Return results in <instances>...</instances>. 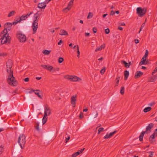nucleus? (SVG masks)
<instances>
[{"mask_svg": "<svg viewBox=\"0 0 157 157\" xmlns=\"http://www.w3.org/2000/svg\"><path fill=\"white\" fill-rule=\"evenodd\" d=\"M7 72L9 74L7 82L9 84L13 86H16L17 85V82L15 79V77L13 75V71L11 69L12 66V62L11 60H8L6 63Z\"/></svg>", "mask_w": 157, "mask_h": 157, "instance_id": "obj_1", "label": "nucleus"}, {"mask_svg": "<svg viewBox=\"0 0 157 157\" xmlns=\"http://www.w3.org/2000/svg\"><path fill=\"white\" fill-rule=\"evenodd\" d=\"M40 11H38L36 13L34 14L33 18L34 21L33 22L32 25V27L33 29V34H35L36 32L37 28H38V23L39 18L38 17L40 15Z\"/></svg>", "mask_w": 157, "mask_h": 157, "instance_id": "obj_2", "label": "nucleus"}, {"mask_svg": "<svg viewBox=\"0 0 157 157\" xmlns=\"http://www.w3.org/2000/svg\"><path fill=\"white\" fill-rule=\"evenodd\" d=\"M25 138V135L22 134L20 135L18 139L17 142L22 149H24L25 147L26 142Z\"/></svg>", "mask_w": 157, "mask_h": 157, "instance_id": "obj_3", "label": "nucleus"}, {"mask_svg": "<svg viewBox=\"0 0 157 157\" xmlns=\"http://www.w3.org/2000/svg\"><path fill=\"white\" fill-rule=\"evenodd\" d=\"M11 39V37L9 35H6V34H4L0 39V42L2 44H6L8 42L9 43Z\"/></svg>", "mask_w": 157, "mask_h": 157, "instance_id": "obj_4", "label": "nucleus"}, {"mask_svg": "<svg viewBox=\"0 0 157 157\" xmlns=\"http://www.w3.org/2000/svg\"><path fill=\"white\" fill-rule=\"evenodd\" d=\"M16 36L20 42H25L26 40V36L25 35L22 34L21 32H17Z\"/></svg>", "mask_w": 157, "mask_h": 157, "instance_id": "obj_5", "label": "nucleus"}, {"mask_svg": "<svg viewBox=\"0 0 157 157\" xmlns=\"http://www.w3.org/2000/svg\"><path fill=\"white\" fill-rule=\"evenodd\" d=\"M147 11L146 8H142L141 7H138L136 9V13L139 17H143Z\"/></svg>", "mask_w": 157, "mask_h": 157, "instance_id": "obj_6", "label": "nucleus"}, {"mask_svg": "<svg viewBox=\"0 0 157 157\" xmlns=\"http://www.w3.org/2000/svg\"><path fill=\"white\" fill-rule=\"evenodd\" d=\"M44 115L49 116L51 113V110L50 108L46 105L44 106Z\"/></svg>", "mask_w": 157, "mask_h": 157, "instance_id": "obj_7", "label": "nucleus"}, {"mask_svg": "<svg viewBox=\"0 0 157 157\" xmlns=\"http://www.w3.org/2000/svg\"><path fill=\"white\" fill-rule=\"evenodd\" d=\"M77 96L76 95H74L71 97V103L73 107H75L76 104V101Z\"/></svg>", "mask_w": 157, "mask_h": 157, "instance_id": "obj_8", "label": "nucleus"}, {"mask_svg": "<svg viewBox=\"0 0 157 157\" xmlns=\"http://www.w3.org/2000/svg\"><path fill=\"white\" fill-rule=\"evenodd\" d=\"M41 66L43 68L47 69L48 71L53 72V67L52 66L48 64L46 65H41Z\"/></svg>", "mask_w": 157, "mask_h": 157, "instance_id": "obj_9", "label": "nucleus"}, {"mask_svg": "<svg viewBox=\"0 0 157 157\" xmlns=\"http://www.w3.org/2000/svg\"><path fill=\"white\" fill-rule=\"evenodd\" d=\"M154 126V124L152 123H150L147 126L146 129V131H144L146 133H147V132H150L151 128L153 127Z\"/></svg>", "mask_w": 157, "mask_h": 157, "instance_id": "obj_10", "label": "nucleus"}, {"mask_svg": "<svg viewBox=\"0 0 157 157\" xmlns=\"http://www.w3.org/2000/svg\"><path fill=\"white\" fill-rule=\"evenodd\" d=\"M117 132V131L115 130L113 132L110 133L109 135L107 134L104 137V139H107L109 138H110Z\"/></svg>", "mask_w": 157, "mask_h": 157, "instance_id": "obj_11", "label": "nucleus"}, {"mask_svg": "<svg viewBox=\"0 0 157 157\" xmlns=\"http://www.w3.org/2000/svg\"><path fill=\"white\" fill-rule=\"evenodd\" d=\"M4 27L5 29L9 31L11 29L12 24L10 22H7L5 24Z\"/></svg>", "mask_w": 157, "mask_h": 157, "instance_id": "obj_12", "label": "nucleus"}, {"mask_svg": "<svg viewBox=\"0 0 157 157\" xmlns=\"http://www.w3.org/2000/svg\"><path fill=\"white\" fill-rule=\"evenodd\" d=\"M46 6L45 3L44 2L39 3L37 6V7L40 9H44Z\"/></svg>", "mask_w": 157, "mask_h": 157, "instance_id": "obj_13", "label": "nucleus"}, {"mask_svg": "<svg viewBox=\"0 0 157 157\" xmlns=\"http://www.w3.org/2000/svg\"><path fill=\"white\" fill-rule=\"evenodd\" d=\"M157 78V75H154L153 76L151 77L148 79V82H154Z\"/></svg>", "mask_w": 157, "mask_h": 157, "instance_id": "obj_14", "label": "nucleus"}, {"mask_svg": "<svg viewBox=\"0 0 157 157\" xmlns=\"http://www.w3.org/2000/svg\"><path fill=\"white\" fill-rule=\"evenodd\" d=\"M59 34L62 36H68V33L65 30L63 29H61L60 31V33Z\"/></svg>", "mask_w": 157, "mask_h": 157, "instance_id": "obj_15", "label": "nucleus"}, {"mask_svg": "<svg viewBox=\"0 0 157 157\" xmlns=\"http://www.w3.org/2000/svg\"><path fill=\"white\" fill-rule=\"evenodd\" d=\"M72 81L73 82H79L81 80V79L80 78L75 76H72Z\"/></svg>", "mask_w": 157, "mask_h": 157, "instance_id": "obj_16", "label": "nucleus"}, {"mask_svg": "<svg viewBox=\"0 0 157 157\" xmlns=\"http://www.w3.org/2000/svg\"><path fill=\"white\" fill-rule=\"evenodd\" d=\"M143 73L140 71H137L136 73V75L135 76V78H139L140 76L142 75Z\"/></svg>", "mask_w": 157, "mask_h": 157, "instance_id": "obj_17", "label": "nucleus"}, {"mask_svg": "<svg viewBox=\"0 0 157 157\" xmlns=\"http://www.w3.org/2000/svg\"><path fill=\"white\" fill-rule=\"evenodd\" d=\"M105 47V45L103 44L101 45L100 46L97 47L95 49V52H97L98 51L101 50L102 49L104 48Z\"/></svg>", "mask_w": 157, "mask_h": 157, "instance_id": "obj_18", "label": "nucleus"}, {"mask_svg": "<svg viewBox=\"0 0 157 157\" xmlns=\"http://www.w3.org/2000/svg\"><path fill=\"white\" fill-rule=\"evenodd\" d=\"M124 79L125 80H126L129 76V72L128 71L125 70L124 71Z\"/></svg>", "mask_w": 157, "mask_h": 157, "instance_id": "obj_19", "label": "nucleus"}, {"mask_svg": "<svg viewBox=\"0 0 157 157\" xmlns=\"http://www.w3.org/2000/svg\"><path fill=\"white\" fill-rule=\"evenodd\" d=\"M145 133H146L144 131L140 133L139 137L140 141H143L144 136Z\"/></svg>", "mask_w": 157, "mask_h": 157, "instance_id": "obj_20", "label": "nucleus"}, {"mask_svg": "<svg viewBox=\"0 0 157 157\" xmlns=\"http://www.w3.org/2000/svg\"><path fill=\"white\" fill-rule=\"evenodd\" d=\"M146 59L144 58H142L141 59V61L140 62L139 65H142L145 64V62L146 61Z\"/></svg>", "mask_w": 157, "mask_h": 157, "instance_id": "obj_21", "label": "nucleus"}, {"mask_svg": "<svg viewBox=\"0 0 157 157\" xmlns=\"http://www.w3.org/2000/svg\"><path fill=\"white\" fill-rule=\"evenodd\" d=\"M27 18L26 17L25 15L24 14L23 15L20 17V19L19 20H18V21H19L20 22L21 21L25 20Z\"/></svg>", "mask_w": 157, "mask_h": 157, "instance_id": "obj_22", "label": "nucleus"}, {"mask_svg": "<svg viewBox=\"0 0 157 157\" xmlns=\"http://www.w3.org/2000/svg\"><path fill=\"white\" fill-rule=\"evenodd\" d=\"M121 62L122 64H124L125 65V67L126 68L129 67L130 65L127 62H126L124 60H122L121 61Z\"/></svg>", "mask_w": 157, "mask_h": 157, "instance_id": "obj_23", "label": "nucleus"}, {"mask_svg": "<svg viewBox=\"0 0 157 157\" xmlns=\"http://www.w3.org/2000/svg\"><path fill=\"white\" fill-rule=\"evenodd\" d=\"M47 116H48L44 115L42 119L43 124H44L47 120Z\"/></svg>", "mask_w": 157, "mask_h": 157, "instance_id": "obj_24", "label": "nucleus"}, {"mask_svg": "<svg viewBox=\"0 0 157 157\" xmlns=\"http://www.w3.org/2000/svg\"><path fill=\"white\" fill-rule=\"evenodd\" d=\"M72 76L65 75L64 76V78L71 81H72Z\"/></svg>", "mask_w": 157, "mask_h": 157, "instance_id": "obj_25", "label": "nucleus"}, {"mask_svg": "<svg viewBox=\"0 0 157 157\" xmlns=\"http://www.w3.org/2000/svg\"><path fill=\"white\" fill-rule=\"evenodd\" d=\"M51 52V51L48 50H44L43 51V53L45 55H49Z\"/></svg>", "mask_w": 157, "mask_h": 157, "instance_id": "obj_26", "label": "nucleus"}, {"mask_svg": "<svg viewBox=\"0 0 157 157\" xmlns=\"http://www.w3.org/2000/svg\"><path fill=\"white\" fill-rule=\"evenodd\" d=\"M151 109V107H148L145 108L143 111L144 113H147L150 111Z\"/></svg>", "mask_w": 157, "mask_h": 157, "instance_id": "obj_27", "label": "nucleus"}, {"mask_svg": "<svg viewBox=\"0 0 157 157\" xmlns=\"http://www.w3.org/2000/svg\"><path fill=\"white\" fill-rule=\"evenodd\" d=\"M15 11L14 10H13L10 12L8 15V17H10L12 16H13L15 14Z\"/></svg>", "mask_w": 157, "mask_h": 157, "instance_id": "obj_28", "label": "nucleus"}, {"mask_svg": "<svg viewBox=\"0 0 157 157\" xmlns=\"http://www.w3.org/2000/svg\"><path fill=\"white\" fill-rule=\"evenodd\" d=\"M36 129L37 131H39V124L38 122H36L35 126Z\"/></svg>", "mask_w": 157, "mask_h": 157, "instance_id": "obj_29", "label": "nucleus"}, {"mask_svg": "<svg viewBox=\"0 0 157 157\" xmlns=\"http://www.w3.org/2000/svg\"><path fill=\"white\" fill-rule=\"evenodd\" d=\"M124 92V86H122L120 90V93L121 94H123Z\"/></svg>", "mask_w": 157, "mask_h": 157, "instance_id": "obj_30", "label": "nucleus"}, {"mask_svg": "<svg viewBox=\"0 0 157 157\" xmlns=\"http://www.w3.org/2000/svg\"><path fill=\"white\" fill-rule=\"evenodd\" d=\"M33 11H32V12H28L27 14H26L25 15L26 17L27 18L28 17H29L30 16L33 14Z\"/></svg>", "mask_w": 157, "mask_h": 157, "instance_id": "obj_31", "label": "nucleus"}, {"mask_svg": "<svg viewBox=\"0 0 157 157\" xmlns=\"http://www.w3.org/2000/svg\"><path fill=\"white\" fill-rule=\"evenodd\" d=\"M148 54V52L147 50H146L145 51V53L143 56V58H144L146 59L147 57Z\"/></svg>", "mask_w": 157, "mask_h": 157, "instance_id": "obj_32", "label": "nucleus"}, {"mask_svg": "<svg viewBox=\"0 0 157 157\" xmlns=\"http://www.w3.org/2000/svg\"><path fill=\"white\" fill-rule=\"evenodd\" d=\"M79 154V152H77L72 155V157H75Z\"/></svg>", "mask_w": 157, "mask_h": 157, "instance_id": "obj_33", "label": "nucleus"}, {"mask_svg": "<svg viewBox=\"0 0 157 157\" xmlns=\"http://www.w3.org/2000/svg\"><path fill=\"white\" fill-rule=\"evenodd\" d=\"M93 16V14L92 13L90 12L89 13L88 15L87 16V19H90Z\"/></svg>", "mask_w": 157, "mask_h": 157, "instance_id": "obj_34", "label": "nucleus"}, {"mask_svg": "<svg viewBox=\"0 0 157 157\" xmlns=\"http://www.w3.org/2000/svg\"><path fill=\"white\" fill-rule=\"evenodd\" d=\"M63 59L62 57H59L58 60V62L59 63H61L63 61Z\"/></svg>", "mask_w": 157, "mask_h": 157, "instance_id": "obj_35", "label": "nucleus"}, {"mask_svg": "<svg viewBox=\"0 0 157 157\" xmlns=\"http://www.w3.org/2000/svg\"><path fill=\"white\" fill-rule=\"evenodd\" d=\"M98 113L97 111H96L95 112V114H93L92 116V117L91 118H95L97 117H98Z\"/></svg>", "mask_w": 157, "mask_h": 157, "instance_id": "obj_36", "label": "nucleus"}, {"mask_svg": "<svg viewBox=\"0 0 157 157\" xmlns=\"http://www.w3.org/2000/svg\"><path fill=\"white\" fill-rule=\"evenodd\" d=\"M105 70V67H104L100 71L102 75L104 73Z\"/></svg>", "mask_w": 157, "mask_h": 157, "instance_id": "obj_37", "label": "nucleus"}, {"mask_svg": "<svg viewBox=\"0 0 157 157\" xmlns=\"http://www.w3.org/2000/svg\"><path fill=\"white\" fill-rule=\"evenodd\" d=\"M104 131V128L102 127L100 128L98 130V134H99L100 132H102Z\"/></svg>", "mask_w": 157, "mask_h": 157, "instance_id": "obj_38", "label": "nucleus"}, {"mask_svg": "<svg viewBox=\"0 0 157 157\" xmlns=\"http://www.w3.org/2000/svg\"><path fill=\"white\" fill-rule=\"evenodd\" d=\"M155 133H153L151 135L149 138V139H154L155 138Z\"/></svg>", "mask_w": 157, "mask_h": 157, "instance_id": "obj_39", "label": "nucleus"}, {"mask_svg": "<svg viewBox=\"0 0 157 157\" xmlns=\"http://www.w3.org/2000/svg\"><path fill=\"white\" fill-rule=\"evenodd\" d=\"M8 31L5 29V28L4 29L3 31L2 32H3V33H4V34H6V35H9V34H8Z\"/></svg>", "mask_w": 157, "mask_h": 157, "instance_id": "obj_40", "label": "nucleus"}, {"mask_svg": "<svg viewBox=\"0 0 157 157\" xmlns=\"http://www.w3.org/2000/svg\"><path fill=\"white\" fill-rule=\"evenodd\" d=\"M145 23H143L141 25V26L140 29V31L139 32V33L141 31L142 29L145 26Z\"/></svg>", "mask_w": 157, "mask_h": 157, "instance_id": "obj_41", "label": "nucleus"}, {"mask_svg": "<svg viewBox=\"0 0 157 157\" xmlns=\"http://www.w3.org/2000/svg\"><path fill=\"white\" fill-rule=\"evenodd\" d=\"M74 0H71L69 3L68 6L71 7V5L73 4Z\"/></svg>", "mask_w": 157, "mask_h": 157, "instance_id": "obj_42", "label": "nucleus"}, {"mask_svg": "<svg viewBox=\"0 0 157 157\" xmlns=\"http://www.w3.org/2000/svg\"><path fill=\"white\" fill-rule=\"evenodd\" d=\"M35 91H40V90H34L33 89H31V90H30V91H29V93H31L32 92H35Z\"/></svg>", "mask_w": 157, "mask_h": 157, "instance_id": "obj_43", "label": "nucleus"}, {"mask_svg": "<svg viewBox=\"0 0 157 157\" xmlns=\"http://www.w3.org/2000/svg\"><path fill=\"white\" fill-rule=\"evenodd\" d=\"M157 72V67H156L152 73V75H153L155 73Z\"/></svg>", "mask_w": 157, "mask_h": 157, "instance_id": "obj_44", "label": "nucleus"}, {"mask_svg": "<svg viewBox=\"0 0 157 157\" xmlns=\"http://www.w3.org/2000/svg\"><path fill=\"white\" fill-rule=\"evenodd\" d=\"M110 32L109 29L107 28L105 30V33L106 34H108Z\"/></svg>", "mask_w": 157, "mask_h": 157, "instance_id": "obj_45", "label": "nucleus"}, {"mask_svg": "<svg viewBox=\"0 0 157 157\" xmlns=\"http://www.w3.org/2000/svg\"><path fill=\"white\" fill-rule=\"evenodd\" d=\"M3 146L2 145L0 146V155L2 153V152L3 150Z\"/></svg>", "mask_w": 157, "mask_h": 157, "instance_id": "obj_46", "label": "nucleus"}, {"mask_svg": "<svg viewBox=\"0 0 157 157\" xmlns=\"http://www.w3.org/2000/svg\"><path fill=\"white\" fill-rule=\"evenodd\" d=\"M35 94L39 98H41L42 97L41 96L40 94V93L39 92H35Z\"/></svg>", "mask_w": 157, "mask_h": 157, "instance_id": "obj_47", "label": "nucleus"}, {"mask_svg": "<svg viewBox=\"0 0 157 157\" xmlns=\"http://www.w3.org/2000/svg\"><path fill=\"white\" fill-rule=\"evenodd\" d=\"M150 154L149 155L148 157H152L153 155V152L151 151L149 152Z\"/></svg>", "mask_w": 157, "mask_h": 157, "instance_id": "obj_48", "label": "nucleus"}, {"mask_svg": "<svg viewBox=\"0 0 157 157\" xmlns=\"http://www.w3.org/2000/svg\"><path fill=\"white\" fill-rule=\"evenodd\" d=\"M7 56V54L4 53H0V56Z\"/></svg>", "mask_w": 157, "mask_h": 157, "instance_id": "obj_49", "label": "nucleus"}, {"mask_svg": "<svg viewBox=\"0 0 157 157\" xmlns=\"http://www.w3.org/2000/svg\"><path fill=\"white\" fill-rule=\"evenodd\" d=\"M83 113L82 112H81L80 113L79 116V117L80 119H82L83 117Z\"/></svg>", "mask_w": 157, "mask_h": 157, "instance_id": "obj_50", "label": "nucleus"}, {"mask_svg": "<svg viewBox=\"0 0 157 157\" xmlns=\"http://www.w3.org/2000/svg\"><path fill=\"white\" fill-rule=\"evenodd\" d=\"M93 32L94 33H96L97 31V29L96 27H93L92 29Z\"/></svg>", "mask_w": 157, "mask_h": 157, "instance_id": "obj_51", "label": "nucleus"}, {"mask_svg": "<svg viewBox=\"0 0 157 157\" xmlns=\"http://www.w3.org/2000/svg\"><path fill=\"white\" fill-rule=\"evenodd\" d=\"M120 77H117L116 79V80H117L116 84H117V85H118L119 83V79H120Z\"/></svg>", "mask_w": 157, "mask_h": 157, "instance_id": "obj_52", "label": "nucleus"}, {"mask_svg": "<svg viewBox=\"0 0 157 157\" xmlns=\"http://www.w3.org/2000/svg\"><path fill=\"white\" fill-rule=\"evenodd\" d=\"M149 141L151 144H153L155 142V140L154 139H149Z\"/></svg>", "mask_w": 157, "mask_h": 157, "instance_id": "obj_53", "label": "nucleus"}, {"mask_svg": "<svg viewBox=\"0 0 157 157\" xmlns=\"http://www.w3.org/2000/svg\"><path fill=\"white\" fill-rule=\"evenodd\" d=\"M71 8V7H70L68 6L67 7L64 9V10L65 11V10H69Z\"/></svg>", "mask_w": 157, "mask_h": 157, "instance_id": "obj_54", "label": "nucleus"}, {"mask_svg": "<svg viewBox=\"0 0 157 157\" xmlns=\"http://www.w3.org/2000/svg\"><path fill=\"white\" fill-rule=\"evenodd\" d=\"M59 68L58 67H56V68H54L53 67V72H55V71H59Z\"/></svg>", "mask_w": 157, "mask_h": 157, "instance_id": "obj_55", "label": "nucleus"}, {"mask_svg": "<svg viewBox=\"0 0 157 157\" xmlns=\"http://www.w3.org/2000/svg\"><path fill=\"white\" fill-rule=\"evenodd\" d=\"M18 23H20V22L18 21V20L17 21V22H13L12 23H11L12 26V25H15Z\"/></svg>", "mask_w": 157, "mask_h": 157, "instance_id": "obj_56", "label": "nucleus"}, {"mask_svg": "<svg viewBox=\"0 0 157 157\" xmlns=\"http://www.w3.org/2000/svg\"><path fill=\"white\" fill-rule=\"evenodd\" d=\"M70 139V136H68L67 138H66L65 140V143H67L68 141Z\"/></svg>", "mask_w": 157, "mask_h": 157, "instance_id": "obj_57", "label": "nucleus"}, {"mask_svg": "<svg viewBox=\"0 0 157 157\" xmlns=\"http://www.w3.org/2000/svg\"><path fill=\"white\" fill-rule=\"evenodd\" d=\"M24 80L25 82H28L29 81V78H26L24 79Z\"/></svg>", "mask_w": 157, "mask_h": 157, "instance_id": "obj_58", "label": "nucleus"}, {"mask_svg": "<svg viewBox=\"0 0 157 157\" xmlns=\"http://www.w3.org/2000/svg\"><path fill=\"white\" fill-rule=\"evenodd\" d=\"M155 103L154 102L150 103L148 104L149 106H152L155 104Z\"/></svg>", "mask_w": 157, "mask_h": 157, "instance_id": "obj_59", "label": "nucleus"}, {"mask_svg": "<svg viewBox=\"0 0 157 157\" xmlns=\"http://www.w3.org/2000/svg\"><path fill=\"white\" fill-rule=\"evenodd\" d=\"M115 14V12H114L113 10L111 11L110 14L111 15H114Z\"/></svg>", "mask_w": 157, "mask_h": 157, "instance_id": "obj_60", "label": "nucleus"}, {"mask_svg": "<svg viewBox=\"0 0 157 157\" xmlns=\"http://www.w3.org/2000/svg\"><path fill=\"white\" fill-rule=\"evenodd\" d=\"M84 148H83V149H81L80 150H79L78 151L79 152V154H80L81 153H82V152L83 151H84Z\"/></svg>", "mask_w": 157, "mask_h": 157, "instance_id": "obj_61", "label": "nucleus"}, {"mask_svg": "<svg viewBox=\"0 0 157 157\" xmlns=\"http://www.w3.org/2000/svg\"><path fill=\"white\" fill-rule=\"evenodd\" d=\"M50 2V1L48 0H45V1L44 2L45 3V5H46V4Z\"/></svg>", "mask_w": 157, "mask_h": 157, "instance_id": "obj_62", "label": "nucleus"}, {"mask_svg": "<svg viewBox=\"0 0 157 157\" xmlns=\"http://www.w3.org/2000/svg\"><path fill=\"white\" fill-rule=\"evenodd\" d=\"M77 53L78 54L77 57H78V58H79V57L80 53V52L79 51V50H78V51H77Z\"/></svg>", "mask_w": 157, "mask_h": 157, "instance_id": "obj_63", "label": "nucleus"}, {"mask_svg": "<svg viewBox=\"0 0 157 157\" xmlns=\"http://www.w3.org/2000/svg\"><path fill=\"white\" fill-rule=\"evenodd\" d=\"M62 43V41L61 40H60L58 42V44L59 45H61V44Z\"/></svg>", "mask_w": 157, "mask_h": 157, "instance_id": "obj_64", "label": "nucleus"}]
</instances>
